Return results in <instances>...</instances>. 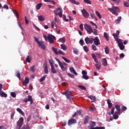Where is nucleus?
<instances>
[{"instance_id":"ea45409f","label":"nucleus","mask_w":129,"mask_h":129,"mask_svg":"<svg viewBox=\"0 0 129 129\" xmlns=\"http://www.w3.org/2000/svg\"><path fill=\"white\" fill-rule=\"evenodd\" d=\"M78 87L79 88L82 90H84V91L86 90V88L83 85H78Z\"/></svg>"},{"instance_id":"2eb2a0df","label":"nucleus","mask_w":129,"mask_h":129,"mask_svg":"<svg viewBox=\"0 0 129 129\" xmlns=\"http://www.w3.org/2000/svg\"><path fill=\"white\" fill-rule=\"evenodd\" d=\"M81 13L84 18H86V19H88V18H89V14L88 12L85 9H83V10H81Z\"/></svg>"},{"instance_id":"f8f14e48","label":"nucleus","mask_w":129,"mask_h":129,"mask_svg":"<svg viewBox=\"0 0 129 129\" xmlns=\"http://www.w3.org/2000/svg\"><path fill=\"white\" fill-rule=\"evenodd\" d=\"M89 14L90 15V17H91V18H92V19H94L95 20H96V21H97V18L95 16L94 12L93 9H92L91 8H90L89 9Z\"/></svg>"},{"instance_id":"393cba45","label":"nucleus","mask_w":129,"mask_h":129,"mask_svg":"<svg viewBox=\"0 0 129 129\" xmlns=\"http://www.w3.org/2000/svg\"><path fill=\"white\" fill-rule=\"evenodd\" d=\"M107 103L108 104V108L111 109L113 106V104L111 103V101L109 99H107Z\"/></svg>"},{"instance_id":"e433bc0d","label":"nucleus","mask_w":129,"mask_h":129,"mask_svg":"<svg viewBox=\"0 0 129 129\" xmlns=\"http://www.w3.org/2000/svg\"><path fill=\"white\" fill-rule=\"evenodd\" d=\"M104 37L106 39L107 41H109V35L106 32L104 33Z\"/></svg>"},{"instance_id":"58836bf2","label":"nucleus","mask_w":129,"mask_h":129,"mask_svg":"<svg viewBox=\"0 0 129 129\" xmlns=\"http://www.w3.org/2000/svg\"><path fill=\"white\" fill-rule=\"evenodd\" d=\"M120 114H117L115 113L113 115V118L114 119H117L119 118V115Z\"/></svg>"},{"instance_id":"bb28decb","label":"nucleus","mask_w":129,"mask_h":129,"mask_svg":"<svg viewBox=\"0 0 129 129\" xmlns=\"http://www.w3.org/2000/svg\"><path fill=\"white\" fill-rule=\"evenodd\" d=\"M121 19H122V17L121 16L118 17V18L115 20V24H119V23H120L121 21Z\"/></svg>"},{"instance_id":"72a5a7b5","label":"nucleus","mask_w":129,"mask_h":129,"mask_svg":"<svg viewBox=\"0 0 129 129\" xmlns=\"http://www.w3.org/2000/svg\"><path fill=\"white\" fill-rule=\"evenodd\" d=\"M70 3L73 4V5H76L77 6H79L80 5L79 2H77L75 0H70Z\"/></svg>"},{"instance_id":"603ef678","label":"nucleus","mask_w":129,"mask_h":129,"mask_svg":"<svg viewBox=\"0 0 129 129\" xmlns=\"http://www.w3.org/2000/svg\"><path fill=\"white\" fill-rule=\"evenodd\" d=\"M62 19H63V21H64V22H69V19H67V17H66V15H63Z\"/></svg>"},{"instance_id":"39448f33","label":"nucleus","mask_w":129,"mask_h":129,"mask_svg":"<svg viewBox=\"0 0 129 129\" xmlns=\"http://www.w3.org/2000/svg\"><path fill=\"white\" fill-rule=\"evenodd\" d=\"M108 10L115 16H118L117 12H119V8L117 7L112 6V8H108Z\"/></svg>"},{"instance_id":"2f4dec72","label":"nucleus","mask_w":129,"mask_h":129,"mask_svg":"<svg viewBox=\"0 0 129 129\" xmlns=\"http://www.w3.org/2000/svg\"><path fill=\"white\" fill-rule=\"evenodd\" d=\"M51 72L52 74H55L56 73L57 71H56L54 66H51Z\"/></svg>"},{"instance_id":"c03bdc74","label":"nucleus","mask_w":129,"mask_h":129,"mask_svg":"<svg viewBox=\"0 0 129 129\" xmlns=\"http://www.w3.org/2000/svg\"><path fill=\"white\" fill-rule=\"evenodd\" d=\"M49 64L50 66V67H53L54 66L53 64H54V61L52 59H50L49 60Z\"/></svg>"},{"instance_id":"a878e982","label":"nucleus","mask_w":129,"mask_h":129,"mask_svg":"<svg viewBox=\"0 0 129 129\" xmlns=\"http://www.w3.org/2000/svg\"><path fill=\"white\" fill-rule=\"evenodd\" d=\"M89 120V116L88 115H86L84 119V124H86L88 123Z\"/></svg>"},{"instance_id":"864d4df0","label":"nucleus","mask_w":129,"mask_h":129,"mask_svg":"<svg viewBox=\"0 0 129 129\" xmlns=\"http://www.w3.org/2000/svg\"><path fill=\"white\" fill-rule=\"evenodd\" d=\"M11 97H12L13 98L16 97V94L14 92H11Z\"/></svg>"},{"instance_id":"e2e57ef3","label":"nucleus","mask_w":129,"mask_h":129,"mask_svg":"<svg viewBox=\"0 0 129 129\" xmlns=\"http://www.w3.org/2000/svg\"><path fill=\"white\" fill-rule=\"evenodd\" d=\"M80 29L81 31H84V27H83V24H81L79 26Z\"/></svg>"},{"instance_id":"f704fd0d","label":"nucleus","mask_w":129,"mask_h":129,"mask_svg":"<svg viewBox=\"0 0 129 129\" xmlns=\"http://www.w3.org/2000/svg\"><path fill=\"white\" fill-rule=\"evenodd\" d=\"M21 129H30V127L29 126L28 123H26L25 125H24L23 126H22Z\"/></svg>"},{"instance_id":"3c124183","label":"nucleus","mask_w":129,"mask_h":129,"mask_svg":"<svg viewBox=\"0 0 129 129\" xmlns=\"http://www.w3.org/2000/svg\"><path fill=\"white\" fill-rule=\"evenodd\" d=\"M84 51L86 52H88L89 51V48H88L87 46H84L83 47Z\"/></svg>"},{"instance_id":"5fc2aeb1","label":"nucleus","mask_w":129,"mask_h":129,"mask_svg":"<svg viewBox=\"0 0 129 129\" xmlns=\"http://www.w3.org/2000/svg\"><path fill=\"white\" fill-rule=\"evenodd\" d=\"M26 61L28 63L31 62V58L30 57L29 55H28L27 57H26Z\"/></svg>"},{"instance_id":"4be33fe9","label":"nucleus","mask_w":129,"mask_h":129,"mask_svg":"<svg viewBox=\"0 0 129 129\" xmlns=\"http://www.w3.org/2000/svg\"><path fill=\"white\" fill-rule=\"evenodd\" d=\"M38 45H39L40 47H41V48L42 49H46V46L43 41H40L38 43Z\"/></svg>"},{"instance_id":"bf43d9fd","label":"nucleus","mask_w":129,"mask_h":129,"mask_svg":"<svg viewBox=\"0 0 129 129\" xmlns=\"http://www.w3.org/2000/svg\"><path fill=\"white\" fill-rule=\"evenodd\" d=\"M123 5L126 8H128L129 7V3L127 2H125V1L123 2Z\"/></svg>"},{"instance_id":"a19ab883","label":"nucleus","mask_w":129,"mask_h":129,"mask_svg":"<svg viewBox=\"0 0 129 129\" xmlns=\"http://www.w3.org/2000/svg\"><path fill=\"white\" fill-rule=\"evenodd\" d=\"M60 47L63 50H67V46L64 45V44H60Z\"/></svg>"},{"instance_id":"7ed1b4c3","label":"nucleus","mask_w":129,"mask_h":129,"mask_svg":"<svg viewBox=\"0 0 129 129\" xmlns=\"http://www.w3.org/2000/svg\"><path fill=\"white\" fill-rule=\"evenodd\" d=\"M91 56L93 60H94L96 64H95V67L97 70H100L101 68V64L99 62L96 55L94 53H92Z\"/></svg>"},{"instance_id":"9b49d317","label":"nucleus","mask_w":129,"mask_h":129,"mask_svg":"<svg viewBox=\"0 0 129 129\" xmlns=\"http://www.w3.org/2000/svg\"><path fill=\"white\" fill-rule=\"evenodd\" d=\"M62 94L66 95L68 99L71 100L73 99L72 95L69 92L68 90H66L64 92L62 93Z\"/></svg>"},{"instance_id":"de8ad7c7","label":"nucleus","mask_w":129,"mask_h":129,"mask_svg":"<svg viewBox=\"0 0 129 129\" xmlns=\"http://www.w3.org/2000/svg\"><path fill=\"white\" fill-rule=\"evenodd\" d=\"M46 75L43 76L41 78H40L39 82H43L46 79Z\"/></svg>"},{"instance_id":"13d9d810","label":"nucleus","mask_w":129,"mask_h":129,"mask_svg":"<svg viewBox=\"0 0 129 129\" xmlns=\"http://www.w3.org/2000/svg\"><path fill=\"white\" fill-rule=\"evenodd\" d=\"M79 43L81 45V46H83L84 45V41L83 40L81 39L79 41Z\"/></svg>"},{"instance_id":"37998d69","label":"nucleus","mask_w":129,"mask_h":129,"mask_svg":"<svg viewBox=\"0 0 129 129\" xmlns=\"http://www.w3.org/2000/svg\"><path fill=\"white\" fill-rule=\"evenodd\" d=\"M105 53L106 54H108L109 53V50L108 46H106L105 48H104Z\"/></svg>"},{"instance_id":"1a4fd4ad","label":"nucleus","mask_w":129,"mask_h":129,"mask_svg":"<svg viewBox=\"0 0 129 129\" xmlns=\"http://www.w3.org/2000/svg\"><path fill=\"white\" fill-rule=\"evenodd\" d=\"M55 60L58 62L59 66L62 72H65L67 71V68L66 67H64V66H62L61 64V62L56 57H55Z\"/></svg>"},{"instance_id":"49530a36","label":"nucleus","mask_w":129,"mask_h":129,"mask_svg":"<svg viewBox=\"0 0 129 129\" xmlns=\"http://www.w3.org/2000/svg\"><path fill=\"white\" fill-rule=\"evenodd\" d=\"M85 4H87L88 5H92V3L90 0H83Z\"/></svg>"},{"instance_id":"9d476101","label":"nucleus","mask_w":129,"mask_h":129,"mask_svg":"<svg viewBox=\"0 0 129 129\" xmlns=\"http://www.w3.org/2000/svg\"><path fill=\"white\" fill-rule=\"evenodd\" d=\"M3 88V85L2 84H0V96L3 98H7L8 95L4 91H2Z\"/></svg>"},{"instance_id":"6e6d98bb","label":"nucleus","mask_w":129,"mask_h":129,"mask_svg":"<svg viewBox=\"0 0 129 129\" xmlns=\"http://www.w3.org/2000/svg\"><path fill=\"white\" fill-rule=\"evenodd\" d=\"M98 30L96 29H94V31L92 32V33L94 34L95 35H98V33H97Z\"/></svg>"},{"instance_id":"6ab92c4d","label":"nucleus","mask_w":129,"mask_h":129,"mask_svg":"<svg viewBox=\"0 0 129 129\" xmlns=\"http://www.w3.org/2000/svg\"><path fill=\"white\" fill-rule=\"evenodd\" d=\"M101 62L103 66L104 67L108 66V62L106 58H102Z\"/></svg>"},{"instance_id":"0e129e2a","label":"nucleus","mask_w":129,"mask_h":129,"mask_svg":"<svg viewBox=\"0 0 129 129\" xmlns=\"http://www.w3.org/2000/svg\"><path fill=\"white\" fill-rule=\"evenodd\" d=\"M30 71L32 72H35V66H33L31 67H30Z\"/></svg>"},{"instance_id":"f257e3e1","label":"nucleus","mask_w":129,"mask_h":129,"mask_svg":"<svg viewBox=\"0 0 129 129\" xmlns=\"http://www.w3.org/2000/svg\"><path fill=\"white\" fill-rule=\"evenodd\" d=\"M120 34V31L119 30H117L116 33H113L112 36L114 37L115 41L117 42L118 46L119 49L121 50H123L125 48V46L123 45L122 40L121 39L118 38V36Z\"/></svg>"},{"instance_id":"dca6fc26","label":"nucleus","mask_w":129,"mask_h":129,"mask_svg":"<svg viewBox=\"0 0 129 129\" xmlns=\"http://www.w3.org/2000/svg\"><path fill=\"white\" fill-rule=\"evenodd\" d=\"M93 42L96 46H98L101 44L100 40L98 37H95L94 38H93Z\"/></svg>"},{"instance_id":"c9c22d12","label":"nucleus","mask_w":129,"mask_h":129,"mask_svg":"<svg viewBox=\"0 0 129 129\" xmlns=\"http://www.w3.org/2000/svg\"><path fill=\"white\" fill-rule=\"evenodd\" d=\"M52 51L54 52V53H55V54L56 55H58V50H57V49L53 47L52 48Z\"/></svg>"},{"instance_id":"20e7f679","label":"nucleus","mask_w":129,"mask_h":129,"mask_svg":"<svg viewBox=\"0 0 129 129\" xmlns=\"http://www.w3.org/2000/svg\"><path fill=\"white\" fill-rule=\"evenodd\" d=\"M62 13H63V10L60 8H57L55 10H54V15L58 16L59 18H62Z\"/></svg>"},{"instance_id":"a18cd8bd","label":"nucleus","mask_w":129,"mask_h":129,"mask_svg":"<svg viewBox=\"0 0 129 129\" xmlns=\"http://www.w3.org/2000/svg\"><path fill=\"white\" fill-rule=\"evenodd\" d=\"M13 14L16 16V18H19V15L18 13V12L16 10H13Z\"/></svg>"},{"instance_id":"cd10ccee","label":"nucleus","mask_w":129,"mask_h":129,"mask_svg":"<svg viewBox=\"0 0 129 129\" xmlns=\"http://www.w3.org/2000/svg\"><path fill=\"white\" fill-rule=\"evenodd\" d=\"M45 20V18L43 16L40 15L38 16V21H40V22H43Z\"/></svg>"},{"instance_id":"4c0bfd02","label":"nucleus","mask_w":129,"mask_h":129,"mask_svg":"<svg viewBox=\"0 0 129 129\" xmlns=\"http://www.w3.org/2000/svg\"><path fill=\"white\" fill-rule=\"evenodd\" d=\"M61 58L66 62L68 63H71V61L69 59H68L66 57L63 56H61Z\"/></svg>"},{"instance_id":"680f3d73","label":"nucleus","mask_w":129,"mask_h":129,"mask_svg":"<svg viewBox=\"0 0 129 129\" xmlns=\"http://www.w3.org/2000/svg\"><path fill=\"white\" fill-rule=\"evenodd\" d=\"M92 50H93L94 51H95L97 50V47H96V46L95 45H93V44L92 45Z\"/></svg>"},{"instance_id":"f3484780","label":"nucleus","mask_w":129,"mask_h":129,"mask_svg":"<svg viewBox=\"0 0 129 129\" xmlns=\"http://www.w3.org/2000/svg\"><path fill=\"white\" fill-rule=\"evenodd\" d=\"M76 123H77V120L75 119L74 118L70 119L68 120V125L69 126H71L72 124H75Z\"/></svg>"},{"instance_id":"774afa93","label":"nucleus","mask_w":129,"mask_h":129,"mask_svg":"<svg viewBox=\"0 0 129 129\" xmlns=\"http://www.w3.org/2000/svg\"><path fill=\"white\" fill-rule=\"evenodd\" d=\"M105 127L104 126H101V127H99V126H97L95 127V129H105Z\"/></svg>"},{"instance_id":"6e6552de","label":"nucleus","mask_w":129,"mask_h":129,"mask_svg":"<svg viewBox=\"0 0 129 129\" xmlns=\"http://www.w3.org/2000/svg\"><path fill=\"white\" fill-rule=\"evenodd\" d=\"M23 102H24L25 103H27L28 102H30V105H32L33 103L32 96L31 95L27 96V98H24V99H23Z\"/></svg>"},{"instance_id":"4468645a","label":"nucleus","mask_w":129,"mask_h":129,"mask_svg":"<svg viewBox=\"0 0 129 129\" xmlns=\"http://www.w3.org/2000/svg\"><path fill=\"white\" fill-rule=\"evenodd\" d=\"M93 40H94V38H90L87 37L85 38V42L86 44H93Z\"/></svg>"},{"instance_id":"b1692460","label":"nucleus","mask_w":129,"mask_h":129,"mask_svg":"<svg viewBox=\"0 0 129 129\" xmlns=\"http://www.w3.org/2000/svg\"><path fill=\"white\" fill-rule=\"evenodd\" d=\"M95 125H96V122L95 121H91V124H90L88 126V128L89 129H95V127H94Z\"/></svg>"},{"instance_id":"5701e85b","label":"nucleus","mask_w":129,"mask_h":129,"mask_svg":"<svg viewBox=\"0 0 129 129\" xmlns=\"http://www.w3.org/2000/svg\"><path fill=\"white\" fill-rule=\"evenodd\" d=\"M38 45H39L40 47H41V48L42 49H46V46L43 41H40L38 43Z\"/></svg>"},{"instance_id":"473e14b6","label":"nucleus","mask_w":129,"mask_h":129,"mask_svg":"<svg viewBox=\"0 0 129 129\" xmlns=\"http://www.w3.org/2000/svg\"><path fill=\"white\" fill-rule=\"evenodd\" d=\"M16 110H17V112H18L20 114L22 115H24V112L22 110V109L20 108H16Z\"/></svg>"},{"instance_id":"ddd939ff","label":"nucleus","mask_w":129,"mask_h":129,"mask_svg":"<svg viewBox=\"0 0 129 129\" xmlns=\"http://www.w3.org/2000/svg\"><path fill=\"white\" fill-rule=\"evenodd\" d=\"M47 38L50 44H53L54 43V40L55 39V37L53 35H48Z\"/></svg>"},{"instance_id":"c85d7f7f","label":"nucleus","mask_w":129,"mask_h":129,"mask_svg":"<svg viewBox=\"0 0 129 129\" xmlns=\"http://www.w3.org/2000/svg\"><path fill=\"white\" fill-rule=\"evenodd\" d=\"M88 98L93 101H95L96 99V96L93 95H89L88 96Z\"/></svg>"},{"instance_id":"aec40b11","label":"nucleus","mask_w":129,"mask_h":129,"mask_svg":"<svg viewBox=\"0 0 129 129\" xmlns=\"http://www.w3.org/2000/svg\"><path fill=\"white\" fill-rule=\"evenodd\" d=\"M29 79L28 77H25V79H24V82H22V85L26 87L27 84L29 83Z\"/></svg>"},{"instance_id":"a211bd4d","label":"nucleus","mask_w":129,"mask_h":129,"mask_svg":"<svg viewBox=\"0 0 129 129\" xmlns=\"http://www.w3.org/2000/svg\"><path fill=\"white\" fill-rule=\"evenodd\" d=\"M43 67L44 69V73L45 74H48V66H47V63L46 61H45L43 63Z\"/></svg>"},{"instance_id":"338daca9","label":"nucleus","mask_w":129,"mask_h":129,"mask_svg":"<svg viewBox=\"0 0 129 129\" xmlns=\"http://www.w3.org/2000/svg\"><path fill=\"white\" fill-rule=\"evenodd\" d=\"M24 19H25V23H26V24H27V25H28L29 22V20H28L27 17L26 16H25V17H24Z\"/></svg>"},{"instance_id":"69168bd1","label":"nucleus","mask_w":129,"mask_h":129,"mask_svg":"<svg viewBox=\"0 0 129 129\" xmlns=\"http://www.w3.org/2000/svg\"><path fill=\"white\" fill-rule=\"evenodd\" d=\"M34 41H35V42H36V43H39V42H40V41L39 40V39L36 37H34Z\"/></svg>"},{"instance_id":"4d7b16f0","label":"nucleus","mask_w":129,"mask_h":129,"mask_svg":"<svg viewBox=\"0 0 129 129\" xmlns=\"http://www.w3.org/2000/svg\"><path fill=\"white\" fill-rule=\"evenodd\" d=\"M67 75L70 77L71 78H75V76L72 74H70V73H67Z\"/></svg>"},{"instance_id":"79ce46f5","label":"nucleus","mask_w":129,"mask_h":129,"mask_svg":"<svg viewBox=\"0 0 129 129\" xmlns=\"http://www.w3.org/2000/svg\"><path fill=\"white\" fill-rule=\"evenodd\" d=\"M95 14L99 18V19H102V16L100 13L98 11H95Z\"/></svg>"},{"instance_id":"7c9ffc66","label":"nucleus","mask_w":129,"mask_h":129,"mask_svg":"<svg viewBox=\"0 0 129 129\" xmlns=\"http://www.w3.org/2000/svg\"><path fill=\"white\" fill-rule=\"evenodd\" d=\"M58 42H61L62 43H64L66 42V38L65 37H62L61 38H59L58 40Z\"/></svg>"},{"instance_id":"423d86ee","label":"nucleus","mask_w":129,"mask_h":129,"mask_svg":"<svg viewBox=\"0 0 129 129\" xmlns=\"http://www.w3.org/2000/svg\"><path fill=\"white\" fill-rule=\"evenodd\" d=\"M84 29L88 34H91L93 32V30L91 26L87 24H85L84 25Z\"/></svg>"},{"instance_id":"f03ea898","label":"nucleus","mask_w":129,"mask_h":129,"mask_svg":"<svg viewBox=\"0 0 129 129\" xmlns=\"http://www.w3.org/2000/svg\"><path fill=\"white\" fill-rule=\"evenodd\" d=\"M116 109V111H115V109ZM121 112V108L120 105L116 104L115 105V107H113L111 110V112H107V114L109 116L111 115H113L114 113L115 114H120Z\"/></svg>"},{"instance_id":"09e8293b","label":"nucleus","mask_w":129,"mask_h":129,"mask_svg":"<svg viewBox=\"0 0 129 129\" xmlns=\"http://www.w3.org/2000/svg\"><path fill=\"white\" fill-rule=\"evenodd\" d=\"M41 6H42V3H39L37 4V5H36V10H40V9H41Z\"/></svg>"},{"instance_id":"8fccbe9b","label":"nucleus","mask_w":129,"mask_h":129,"mask_svg":"<svg viewBox=\"0 0 129 129\" xmlns=\"http://www.w3.org/2000/svg\"><path fill=\"white\" fill-rule=\"evenodd\" d=\"M82 79H84L85 80H88L89 79V77L86 75H83L82 76Z\"/></svg>"},{"instance_id":"412c9836","label":"nucleus","mask_w":129,"mask_h":129,"mask_svg":"<svg viewBox=\"0 0 129 129\" xmlns=\"http://www.w3.org/2000/svg\"><path fill=\"white\" fill-rule=\"evenodd\" d=\"M69 70H70V72L71 73H73L74 75H75V76L78 75V73L76 72L74 67H70Z\"/></svg>"},{"instance_id":"052dcab7","label":"nucleus","mask_w":129,"mask_h":129,"mask_svg":"<svg viewBox=\"0 0 129 129\" xmlns=\"http://www.w3.org/2000/svg\"><path fill=\"white\" fill-rule=\"evenodd\" d=\"M73 51H74V54H75L76 55H78L79 54V51L77 49H74Z\"/></svg>"},{"instance_id":"c756f323","label":"nucleus","mask_w":129,"mask_h":129,"mask_svg":"<svg viewBox=\"0 0 129 129\" xmlns=\"http://www.w3.org/2000/svg\"><path fill=\"white\" fill-rule=\"evenodd\" d=\"M15 76L18 78V79H19V80H21V74L19 71H17L16 72V73H15Z\"/></svg>"},{"instance_id":"0eeeda50","label":"nucleus","mask_w":129,"mask_h":129,"mask_svg":"<svg viewBox=\"0 0 129 129\" xmlns=\"http://www.w3.org/2000/svg\"><path fill=\"white\" fill-rule=\"evenodd\" d=\"M24 123V118L21 117L19 118V120L17 121V125L16 126V129H21Z\"/></svg>"}]
</instances>
